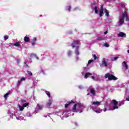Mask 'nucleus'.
<instances>
[{
    "label": "nucleus",
    "instance_id": "nucleus-7",
    "mask_svg": "<svg viewBox=\"0 0 129 129\" xmlns=\"http://www.w3.org/2000/svg\"><path fill=\"white\" fill-rule=\"evenodd\" d=\"M69 111H60L58 113V115L60 116V117H68L69 115H67V113H68Z\"/></svg>",
    "mask_w": 129,
    "mask_h": 129
},
{
    "label": "nucleus",
    "instance_id": "nucleus-23",
    "mask_svg": "<svg viewBox=\"0 0 129 129\" xmlns=\"http://www.w3.org/2000/svg\"><path fill=\"white\" fill-rule=\"evenodd\" d=\"M45 92L46 94V95H47V96H48V97L51 98V93H50V92L48 91H45Z\"/></svg>",
    "mask_w": 129,
    "mask_h": 129
},
{
    "label": "nucleus",
    "instance_id": "nucleus-32",
    "mask_svg": "<svg viewBox=\"0 0 129 129\" xmlns=\"http://www.w3.org/2000/svg\"><path fill=\"white\" fill-rule=\"evenodd\" d=\"M91 62H92V60H89L88 61V64H87V67H88V68H90V67H89V64H91Z\"/></svg>",
    "mask_w": 129,
    "mask_h": 129
},
{
    "label": "nucleus",
    "instance_id": "nucleus-17",
    "mask_svg": "<svg viewBox=\"0 0 129 129\" xmlns=\"http://www.w3.org/2000/svg\"><path fill=\"white\" fill-rule=\"evenodd\" d=\"M102 64V65H104L105 67H107V63H106V59H105V58H103Z\"/></svg>",
    "mask_w": 129,
    "mask_h": 129
},
{
    "label": "nucleus",
    "instance_id": "nucleus-53",
    "mask_svg": "<svg viewBox=\"0 0 129 129\" xmlns=\"http://www.w3.org/2000/svg\"><path fill=\"white\" fill-rule=\"evenodd\" d=\"M127 53H129V50H127Z\"/></svg>",
    "mask_w": 129,
    "mask_h": 129
},
{
    "label": "nucleus",
    "instance_id": "nucleus-48",
    "mask_svg": "<svg viewBox=\"0 0 129 129\" xmlns=\"http://www.w3.org/2000/svg\"><path fill=\"white\" fill-rule=\"evenodd\" d=\"M126 100H127V101H129V98H126Z\"/></svg>",
    "mask_w": 129,
    "mask_h": 129
},
{
    "label": "nucleus",
    "instance_id": "nucleus-25",
    "mask_svg": "<svg viewBox=\"0 0 129 129\" xmlns=\"http://www.w3.org/2000/svg\"><path fill=\"white\" fill-rule=\"evenodd\" d=\"M71 103H74V102H73V101H71V102H68V104H66V105H65V108H67V107H68V105H69V104H71Z\"/></svg>",
    "mask_w": 129,
    "mask_h": 129
},
{
    "label": "nucleus",
    "instance_id": "nucleus-36",
    "mask_svg": "<svg viewBox=\"0 0 129 129\" xmlns=\"http://www.w3.org/2000/svg\"><path fill=\"white\" fill-rule=\"evenodd\" d=\"M8 39H9V36L8 35L4 36V40H8Z\"/></svg>",
    "mask_w": 129,
    "mask_h": 129
},
{
    "label": "nucleus",
    "instance_id": "nucleus-50",
    "mask_svg": "<svg viewBox=\"0 0 129 129\" xmlns=\"http://www.w3.org/2000/svg\"><path fill=\"white\" fill-rule=\"evenodd\" d=\"M17 63H20V60H17Z\"/></svg>",
    "mask_w": 129,
    "mask_h": 129
},
{
    "label": "nucleus",
    "instance_id": "nucleus-31",
    "mask_svg": "<svg viewBox=\"0 0 129 129\" xmlns=\"http://www.w3.org/2000/svg\"><path fill=\"white\" fill-rule=\"evenodd\" d=\"M66 11H68V12H70V10H71V6H67L66 8Z\"/></svg>",
    "mask_w": 129,
    "mask_h": 129
},
{
    "label": "nucleus",
    "instance_id": "nucleus-27",
    "mask_svg": "<svg viewBox=\"0 0 129 129\" xmlns=\"http://www.w3.org/2000/svg\"><path fill=\"white\" fill-rule=\"evenodd\" d=\"M29 41H30V38H29L28 36H25L24 37V41L29 42Z\"/></svg>",
    "mask_w": 129,
    "mask_h": 129
},
{
    "label": "nucleus",
    "instance_id": "nucleus-20",
    "mask_svg": "<svg viewBox=\"0 0 129 129\" xmlns=\"http://www.w3.org/2000/svg\"><path fill=\"white\" fill-rule=\"evenodd\" d=\"M26 80V78H22L20 81H18L17 85H20L22 83V81H25Z\"/></svg>",
    "mask_w": 129,
    "mask_h": 129
},
{
    "label": "nucleus",
    "instance_id": "nucleus-40",
    "mask_svg": "<svg viewBox=\"0 0 129 129\" xmlns=\"http://www.w3.org/2000/svg\"><path fill=\"white\" fill-rule=\"evenodd\" d=\"M36 41H37V38L34 37L33 39V42H36Z\"/></svg>",
    "mask_w": 129,
    "mask_h": 129
},
{
    "label": "nucleus",
    "instance_id": "nucleus-29",
    "mask_svg": "<svg viewBox=\"0 0 129 129\" xmlns=\"http://www.w3.org/2000/svg\"><path fill=\"white\" fill-rule=\"evenodd\" d=\"M67 54H68V56H71V55H72V51L71 50H69L67 52Z\"/></svg>",
    "mask_w": 129,
    "mask_h": 129
},
{
    "label": "nucleus",
    "instance_id": "nucleus-6",
    "mask_svg": "<svg viewBox=\"0 0 129 129\" xmlns=\"http://www.w3.org/2000/svg\"><path fill=\"white\" fill-rule=\"evenodd\" d=\"M105 78H108V80H117V78L115 77L112 75H110L109 73L106 74L105 75Z\"/></svg>",
    "mask_w": 129,
    "mask_h": 129
},
{
    "label": "nucleus",
    "instance_id": "nucleus-54",
    "mask_svg": "<svg viewBox=\"0 0 129 129\" xmlns=\"http://www.w3.org/2000/svg\"><path fill=\"white\" fill-rule=\"evenodd\" d=\"M41 56H44V54H41Z\"/></svg>",
    "mask_w": 129,
    "mask_h": 129
},
{
    "label": "nucleus",
    "instance_id": "nucleus-49",
    "mask_svg": "<svg viewBox=\"0 0 129 129\" xmlns=\"http://www.w3.org/2000/svg\"><path fill=\"white\" fill-rule=\"evenodd\" d=\"M84 70H85V71L87 70V69H86V68H84Z\"/></svg>",
    "mask_w": 129,
    "mask_h": 129
},
{
    "label": "nucleus",
    "instance_id": "nucleus-35",
    "mask_svg": "<svg viewBox=\"0 0 129 129\" xmlns=\"http://www.w3.org/2000/svg\"><path fill=\"white\" fill-rule=\"evenodd\" d=\"M97 41H101V40H103V38H102L100 37H99L97 38Z\"/></svg>",
    "mask_w": 129,
    "mask_h": 129
},
{
    "label": "nucleus",
    "instance_id": "nucleus-3",
    "mask_svg": "<svg viewBox=\"0 0 129 129\" xmlns=\"http://www.w3.org/2000/svg\"><path fill=\"white\" fill-rule=\"evenodd\" d=\"M124 18L126 19V21H128V17L126 15V13H124L122 14V16L119 17V22L118 23V25L119 26H121L124 22Z\"/></svg>",
    "mask_w": 129,
    "mask_h": 129
},
{
    "label": "nucleus",
    "instance_id": "nucleus-41",
    "mask_svg": "<svg viewBox=\"0 0 129 129\" xmlns=\"http://www.w3.org/2000/svg\"><path fill=\"white\" fill-rule=\"evenodd\" d=\"M9 114H10V117H11V118H13V117H14V114H11V113H9Z\"/></svg>",
    "mask_w": 129,
    "mask_h": 129
},
{
    "label": "nucleus",
    "instance_id": "nucleus-12",
    "mask_svg": "<svg viewBox=\"0 0 129 129\" xmlns=\"http://www.w3.org/2000/svg\"><path fill=\"white\" fill-rule=\"evenodd\" d=\"M75 54L76 55V59L77 60H78L79 59V57H78V55H79V49L78 48H76V49H75Z\"/></svg>",
    "mask_w": 129,
    "mask_h": 129
},
{
    "label": "nucleus",
    "instance_id": "nucleus-37",
    "mask_svg": "<svg viewBox=\"0 0 129 129\" xmlns=\"http://www.w3.org/2000/svg\"><path fill=\"white\" fill-rule=\"evenodd\" d=\"M28 105H29V103H25L23 104V107H27V106H28Z\"/></svg>",
    "mask_w": 129,
    "mask_h": 129
},
{
    "label": "nucleus",
    "instance_id": "nucleus-15",
    "mask_svg": "<svg viewBox=\"0 0 129 129\" xmlns=\"http://www.w3.org/2000/svg\"><path fill=\"white\" fill-rule=\"evenodd\" d=\"M15 116H16V117L18 119V120H22V119H24L23 117L19 116V115H17L16 113L15 114Z\"/></svg>",
    "mask_w": 129,
    "mask_h": 129
},
{
    "label": "nucleus",
    "instance_id": "nucleus-39",
    "mask_svg": "<svg viewBox=\"0 0 129 129\" xmlns=\"http://www.w3.org/2000/svg\"><path fill=\"white\" fill-rule=\"evenodd\" d=\"M93 58H94V60H96V59H97V57L96 56V55L95 54L93 55Z\"/></svg>",
    "mask_w": 129,
    "mask_h": 129
},
{
    "label": "nucleus",
    "instance_id": "nucleus-21",
    "mask_svg": "<svg viewBox=\"0 0 129 129\" xmlns=\"http://www.w3.org/2000/svg\"><path fill=\"white\" fill-rule=\"evenodd\" d=\"M11 45H13L14 46H15V47H20L21 44H20V42H16L15 43H10Z\"/></svg>",
    "mask_w": 129,
    "mask_h": 129
},
{
    "label": "nucleus",
    "instance_id": "nucleus-8",
    "mask_svg": "<svg viewBox=\"0 0 129 129\" xmlns=\"http://www.w3.org/2000/svg\"><path fill=\"white\" fill-rule=\"evenodd\" d=\"M80 44L79 40H76L74 43H72L71 46L73 48H79V45Z\"/></svg>",
    "mask_w": 129,
    "mask_h": 129
},
{
    "label": "nucleus",
    "instance_id": "nucleus-34",
    "mask_svg": "<svg viewBox=\"0 0 129 129\" xmlns=\"http://www.w3.org/2000/svg\"><path fill=\"white\" fill-rule=\"evenodd\" d=\"M123 104H124V101H122L119 103V106H121Z\"/></svg>",
    "mask_w": 129,
    "mask_h": 129
},
{
    "label": "nucleus",
    "instance_id": "nucleus-1",
    "mask_svg": "<svg viewBox=\"0 0 129 129\" xmlns=\"http://www.w3.org/2000/svg\"><path fill=\"white\" fill-rule=\"evenodd\" d=\"M85 108V106L80 103L75 104L73 107L72 111L73 112H83V109Z\"/></svg>",
    "mask_w": 129,
    "mask_h": 129
},
{
    "label": "nucleus",
    "instance_id": "nucleus-47",
    "mask_svg": "<svg viewBox=\"0 0 129 129\" xmlns=\"http://www.w3.org/2000/svg\"><path fill=\"white\" fill-rule=\"evenodd\" d=\"M104 34H105V35H106V34H107V31H105V32H104Z\"/></svg>",
    "mask_w": 129,
    "mask_h": 129
},
{
    "label": "nucleus",
    "instance_id": "nucleus-19",
    "mask_svg": "<svg viewBox=\"0 0 129 129\" xmlns=\"http://www.w3.org/2000/svg\"><path fill=\"white\" fill-rule=\"evenodd\" d=\"M122 66L124 67L125 70H127V69H128V67H127V64H126V62H125V61L123 62Z\"/></svg>",
    "mask_w": 129,
    "mask_h": 129
},
{
    "label": "nucleus",
    "instance_id": "nucleus-22",
    "mask_svg": "<svg viewBox=\"0 0 129 129\" xmlns=\"http://www.w3.org/2000/svg\"><path fill=\"white\" fill-rule=\"evenodd\" d=\"M30 57H35L37 60H39V57L37 56V54L32 53L30 54Z\"/></svg>",
    "mask_w": 129,
    "mask_h": 129
},
{
    "label": "nucleus",
    "instance_id": "nucleus-56",
    "mask_svg": "<svg viewBox=\"0 0 129 129\" xmlns=\"http://www.w3.org/2000/svg\"><path fill=\"white\" fill-rule=\"evenodd\" d=\"M45 117H47V116H45Z\"/></svg>",
    "mask_w": 129,
    "mask_h": 129
},
{
    "label": "nucleus",
    "instance_id": "nucleus-13",
    "mask_svg": "<svg viewBox=\"0 0 129 129\" xmlns=\"http://www.w3.org/2000/svg\"><path fill=\"white\" fill-rule=\"evenodd\" d=\"M52 102H53V100L51 99H49L48 102L46 103V105L47 107H50Z\"/></svg>",
    "mask_w": 129,
    "mask_h": 129
},
{
    "label": "nucleus",
    "instance_id": "nucleus-10",
    "mask_svg": "<svg viewBox=\"0 0 129 129\" xmlns=\"http://www.w3.org/2000/svg\"><path fill=\"white\" fill-rule=\"evenodd\" d=\"M96 94V92H95V90L94 88H91L90 89V93L87 94V95H90L91 96H94Z\"/></svg>",
    "mask_w": 129,
    "mask_h": 129
},
{
    "label": "nucleus",
    "instance_id": "nucleus-42",
    "mask_svg": "<svg viewBox=\"0 0 129 129\" xmlns=\"http://www.w3.org/2000/svg\"><path fill=\"white\" fill-rule=\"evenodd\" d=\"M32 45L33 46H35V45H36V42L32 41V42L31 43Z\"/></svg>",
    "mask_w": 129,
    "mask_h": 129
},
{
    "label": "nucleus",
    "instance_id": "nucleus-2",
    "mask_svg": "<svg viewBox=\"0 0 129 129\" xmlns=\"http://www.w3.org/2000/svg\"><path fill=\"white\" fill-rule=\"evenodd\" d=\"M100 105V102L98 101H92L91 102V108L92 109V110L95 111V112H96V113H100L101 111H102V109H100L98 106Z\"/></svg>",
    "mask_w": 129,
    "mask_h": 129
},
{
    "label": "nucleus",
    "instance_id": "nucleus-18",
    "mask_svg": "<svg viewBox=\"0 0 129 129\" xmlns=\"http://www.w3.org/2000/svg\"><path fill=\"white\" fill-rule=\"evenodd\" d=\"M92 76V74L90 73H87L84 76V78H86V79L88 78V77H90V76Z\"/></svg>",
    "mask_w": 129,
    "mask_h": 129
},
{
    "label": "nucleus",
    "instance_id": "nucleus-4",
    "mask_svg": "<svg viewBox=\"0 0 129 129\" xmlns=\"http://www.w3.org/2000/svg\"><path fill=\"white\" fill-rule=\"evenodd\" d=\"M118 103L116 100H113L112 101V103L110 105V107L109 109V110H114V109H118Z\"/></svg>",
    "mask_w": 129,
    "mask_h": 129
},
{
    "label": "nucleus",
    "instance_id": "nucleus-43",
    "mask_svg": "<svg viewBox=\"0 0 129 129\" xmlns=\"http://www.w3.org/2000/svg\"><path fill=\"white\" fill-rule=\"evenodd\" d=\"M79 88L80 89H83V86H80L79 87Z\"/></svg>",
    "mask_w": 129,
    "mask_h": 129
},
{
    "label": "nucleus",
    "instance_id": "nucleus-26",
    "mask_svg": "<svg viewBox=\"0 0 129 129\" xmlns=\"http://www.w3.org/2000/svg\"><path fill=\"white\" fill-rule=\"evenodd\" d=\"M18 107H19L20 110L21 111L24 110V106H21V105H20V104H18Z\"/></svg>",
    "mask_w": 129,
    "mask_h": 129
},
{
    "label": "nucleus",
    "instance_id": "nucleus-9",
    "mask_svg": "<svg viewBox=\"0 0 129 129\" xmlns=\"http://www.w3.org/2000/svg\"><path fill=\"white\" fill-rule=\"evenodd\" d=\"M91 78L94 81H98L100 79V77L96 74H94L92 76Z\"/></svg>",
    "mask_w": 129,
    "mask_h": 129
},
{
    "label": "nucleus",
    "instance_id": "nucleus-55",
    "mask_svg": "<svg viewBox=\"0 0 129 129\" xmlns=\"http://www.w3.org/2000/svg\"><path fill=\"white\" fill-rule=\"evenodd\" d=\"M72 115H74V113H73Z\"/></svg>",
    "mask_w": 129,
    "mask_h": 129
},
{
    "label": "nucleus",
    "instance_id": "nucleus-5",
    "mask_svg": "<svg viewBox=\"0 0 129 129\" xmlns=\"http://www.w3.org/2000/svg\"><path fill=\"white\" fill-rule=\"evenodd\" d=\"M103 12L106 14L105 16L106 17H109V12L106 9H103V6H101L99 9V17H102V15L103 14Z\"/></svg>",
    "mask_w": 129,
    "mask_h": 129
},
{
    "label": "nucleus",
    "instance_id": "nucleus-33",
    "mask_svg": "<svg viewBox=\"0 0 129 129\" xmlns=\"http://www.w3.org/2000/svg\"><path fill=\"white\" fill-rule=\"evenodd\" d=\"M9 95H10V93H6V94L4 95V98H5V99H7V98H8V97L9 96Z\"/></svg>",
    "mask_w": 129,
    "mask_h": 129
},
{
    "label": "nucleus",
    "instance_id": "nucleus-45",
    "mask_svg": "<svg viewBox=\"0 0 129 129\" xmlns=\"http://www.w3.org/2000/svg\"><path fill=\"white\" fill-rule=\"evenodd\" d=\"M26 116L27 117H30V116H32V114H30V115H28V114H26Z\"/></svg>",
    "mask_w": 129,
    "mask_h": 129
},
{
    "label": "nucleus",
    "instance_id": "nucleus-24",
    "mask_svg": "<svg viewBox=\"0 0 129 129\" xmlns=\"http://www.w3.org/2000/svg\"><path fill=\"white\" fill-rule=\"evenodd\" d=\"M119 58V57L118 56V55H117V56L112 57L111 60H112V61H116V60Z\"/></svg>",
    "mask_w": 129,
    "mask_h": 129
},
{
    "label": "nucleus",
    "instance_id": "nucleus-44",
    "mask_svg": "<svg viewBox=\"0 0 129 129\" xmlns=\"http://www.w3.org/2000/svg\"><path fill=\"white\" fill-rule=\"evenodd\" d=\"M121 5H122V7L123 8H124V7H125V4H121Z\"/></svg>",
    "mask_w": 129,
    "mask_h": 129
},
{
    "label": "nucleus",
    "instance_id": "nucleus-30",
    "mask_svg": "<svg viewBox=\"0 0 129 129\" xmlns=\"http://www.w3.org/2000/svg\"><path fill=\"white\" fill-rule=\"evenodd\" d=\"M28 75L29 76H31V77H32V76H33V74L31 72L29 71H27Z\"/></svg>",
    "mask_w": 129,
    "mask_h": 129
},
{
    "label": "nucleus",
    "instance_id": "nucleus-51",
    "mask_svg": "<svg viewBox=\"0 0 129 129\" xmlns=\"http://www.w3.org/2000/svg\"><path fill=\"white\" fill-rule=\"evenodd\" d=\"M104 111H105V112L106 111V108H105Z\"/></svg>",
    "mask_w": 129,
    "mask_h": 129
},
{
    "label": "nucleus",
    "instance_id": "nucleus-14",
    "mask_svg": "<svg viewBox=\"0 0 129 129\" xmlns=\"http://www.w3.org/2000/svg\"><path fill=\"white\" fill-rule=\"evenodd\" d=\"M118 37H122L123 38H125L126 37V35L123 32H120L118 34Z\"/></svg>",
    "mask_w": 129,
    "mask_h": 129
},
{
    "label": "nucleus",
    "instance_id": "nucleus-28",
    "mask_svg": "<svg viewBox=\"0 0 129 129\" xmlns=\"http://www.w3.org/2000/svg\"><path fill=\"white\" fill-rule=\"evenodd\" d=\"M24 66L25 67H29V61H25L24 62Z\"/></svg>",
    "mask_w": 129,
    "mask_h": 129
},
{
    "label": "nucleus",
    "instance_id": "nucleus-38",
    "mask_svg": "<svg viewBox=\"0 0 129 129\" xmlns=\"http://www.w3.org/2000/svg\"><path fill=\"white\" fill-rule=\"evenodd\" d=\"M103 46H104L105 47H109V45L107 43H104L103 44Z\"/></svg>",
    "mask_w": 129,
    "mask_h": 129
},
{
    "label": "nucleus",
    "instance_id": "nucleus-16",
    "mask_svg": "<svg viewBox=\"0 0 129 129\" xmlns=\"http://www.w3.org/2000/svg\"><path fill=\"white\" fill-rule=\"evenodd\" d=\"M43 108V106L41 105L37 104V106L36 107V110H40V109H42Z\"/></svg>",
    "mask_w": 129,
    "mask_h": 129
},
{
    "label": "nucleus",
    "instance_id": "nucleus-52",
    "mask_svg": "<svg viewBox=\"0 0 129 129\" xmlns=\"http://www.w3.org/2000/svg\"><path fill=\"white\" fill-rule=\"evenodd\" d=\"M75 125H77V123H75Z\"/></svg>",
    "mask_w": 129,
    "mask_h": 129
},
{
    "label": "nucleus",
    "instance_id": "nucleus-11",
    "mask_svg": "<svg viewBox=\"0 0 129 129\" xmlns=\"http://www.w3.org/2000/svg\"><path fill=\"white\" fill-rule=\"evenodd\" d=\"M92 9L95 11V14H98V9H97V6L94 4L92 5Z\"/></svg>",
    "mask_w": 129,
    "mask_h": 129
},
{
    "label": "nucleus",
    "instance_id": "nucleus-46",
    "mask_svg": "<svg viewBox=\"0 0 129 129\" xmlns=\"http://www.w3.org/2000/svg\"><path fill=\"white\" fill-rule=\"evenodd\" d=\"M41 72H42V73H43V74H44V75L45 74V72H44V70H41Z\"/></svg>",
    "mask_w": 129,
    "mask_h": 129
}]
</instances>
